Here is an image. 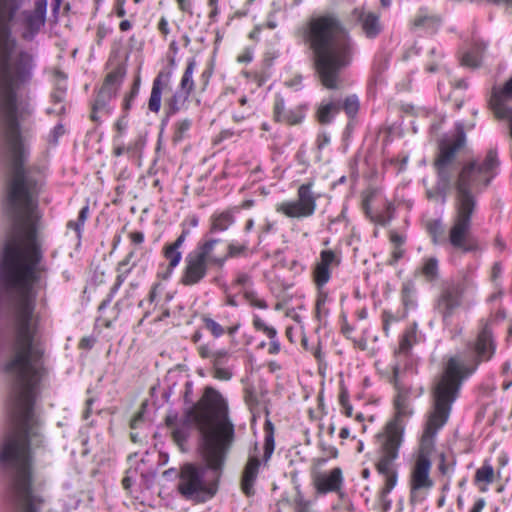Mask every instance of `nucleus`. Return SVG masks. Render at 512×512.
Wrapping results in <instances>:
<instances>
[{
	"label": "nucleus",
	"instance_id": "obj_1",
	"mask_svg": "<svg viewBox=\"0 0 512 512\" xmlns=\"http://www.w3.org/2000/svg\"><path fill=\"white\" fill-rule=\"evenodd\" d=\"M165 424L171 429L172 438L179 447L187 442L193 428L199 431L201 455L206 464L182 465L177 489L184 498L197 503L211 499L217 492L226 454L234 438V427L227 419L223 400L209 389L205 399L186 412L180 426L176 425L175 411L166 415Z\"/></svg>",
	"mask_w": 512,
	"mask_h": 512
},
{
	"label": "nucleus",
	"instance_id": "obj_2",
	"mask_svg": "<svg viewBox=\"0 0 512 512\" xmlns=\"http://www.w3.org/2000/svg\"><path fill=\"white\" fill-rule=\"evenodd\" d=\"M473 371L474 369H470L462 358L452 356L447 360L440 376L435 379L432 387L431 409L421 438L420 449L410 472V502L413 504L422 502L434 486L430 476L429 458L434 447V438L448 422L452 405L458 398L462 383Z\"/></svg>",
	"mask_w": 512,
	"mask_h": 512
},
{
	"label": "nucleus",
	"instance_id": "obj_3",
	"mask_svg": "<svg viewBox=\"0 0 512 512\" xmlns=\"http://www.w3.org/2000/svg\"><path fill=\"white\" fill-rule=\"evenodd\" d=\"M309 40L321 83L328 89L338 88L339 73L351 63L354 51L348 30L335 14L326 13L311 19Z\"/></svg>",
	"mask_w": 512,
	"mask_h": 512
},
{
	"label": "nucleus",
	"instance_id": "obj_4",
	"mask_svg": "<svg viewBox=\"0 0 512 512\" xmlns=\"http://www.w3.org/2000/svg\"><path fill=\"white\" fill-rule=\"evenodd\" d=\"M498 166L497 151L490 149L482 161L471 160L460 169L456 168L453 180L455 205L476 209L477 195L490 185Z\"/></svg>",
	"mask_w": 512,
	"mask_h": 512
},
{
	"label": "nucleus",
	"instance_id": "obj_5",
	"mask_svg": "<svg viewBox=\"0 0 512 512\" xmlns=\"http://www.w3.org/2000/svg\"><path fill=\"white\" fill-rule=\"evenodd\" d=\"M465 143L464 124L457 123L456 133L453 138L444 140L439 145V153L433 164L437 174V182L433 189L427 190V197L429 199L441 197L442 203L446 201V197L453 187L456 155L464 147Z\"/></svg>",
	"mask_w": 512,
	"mask_h": 512
},
{
	"label": "nucleus",
	"instance_id": "obj_6",
	"mask_svg": "<svg viewBox=\"0 0 512 512\" xmlns=\"http://www.w3.org/2000/svg\"><path fill=\"white\" fill-rule=\"evenodd\" d=\"M401 446V429L396 424L388 427V434L380 438L379 457L376 463L377 472L384 477V486L380 490V500L384 510H388L391 501L388 494L394 489L398 480L396 459Z\"/></svg>",
	"mask_w": 512,
	"mask_h": 512
},
{
	"label": "nucleus",
	"instance_id": "obj_7",
	"mask_svg": "<svg viewBox=\"0 0 512 512\" xmlns=\"http://www.w3.org/2000/svg\"><path fill=\"white\" fill-rule=\"evenodd\" d=\"M407 373H411V371H400L399 365L392 366V374L389 378V382L393 385L396 390V395L394 398V407L396 410L395 419L387 423L384 432L379 433L377 435V442L380 445V438L386 434H388V427L391 424H396L397 427L401 429V442L403 441V425L401 424L400 419L403 417H408L413 414V409L411 406V397L417 398L420 397L424 393V388L422 386L413 388L405 383V376Z\"/></svg>",
	"mask_w": 512,
	"mask_h": 512
},
{
	"label": "nucleus",
	"instance_id": "obj_8",
	"mask_svg": "<svg viewBox=\"0 0 512 512\" xmlns=\"http://www.w3.org/2000/svg\"><path fill=\"white\" fill-rule=\"evenodd\" d=\"M219 241L210 239L190 252L185 258V268L181 277V283L185 286H192L199 283L207 274L208 265L222 266L225 257H218L214 253V247Z\"/></svg>",
	"mask_w": 512,
	"mask_h": 512
},
{
	"label": "nucleus",
	"instance_id": "obj_9",
	"mask_svg": "<svg viewBox=\"0 0 512 512\" xmlns=\"http://www.w3.org/2000/svg\"><path fill=\"white\" fill-rule=\"evenodd\" d=\"M476 209L455 205V216L449 230L447 241L462 253L475 252L479 249L476 240L470 236L472 216Z\"/></svg>",
	"mask_w": 512,
	"mask_h": 512
},
{
	"label": "nucleus",
	"instance_id": "obj_10",
	"mask_svg": "<svg viewBox=\"0 0 512 512\" xmlns=\"http://www.w3.org/2000/svg\"><path fill=\"white\" fill-rule=\"evenodd\" d=\"M466 290L465 280L452 281L445 285L437 297L434 305L445 326L451 324V318L462 305V298Z\"/></svg>",
	"mask_w": 512,
	"mask_h": 512
},
{
	"label": "nucleus",
	"instance_id": "obj_11",
	"mask_svg": "<svg viewBox=\"0 0 512 512\" xmlns=\"http://www.w3.org/2000/svg\"><path fill=\"white\" fill-rule=\"evenodd\" d=\"M316 210V196L312 191V183H305L297 190V199L284 201L277 211L282 212L289 218H306L314 214Z\"/></svg>",
	"mask_w": 512,
	"mask_h": 512
},
{
	"label": "nucleus",
	"instance_id": "obj_12",
	"mask_svg": "<svg viewBox=\"0 0 512 512\" xmlns=\"http://www.w3.org/2000/svg\"><path fill=\"white\" fill-rule=\"evenodd\" d=\"M125 71L121 67H117L107 74L104 83L97 93L95 101L92 105V112L90 118L92 121L97 122L98 112L109 113L108 103L117 94V91L123 81Z\"/></svg>",
	"mask_w": 512,
	"mask_h": 512
},
{
	"label": "nucleus",
	"instance_id": "obj_13",
	"mask_svg": "<svg viewBox=\"0 0 512 512\" xmlns=\"http://www.w3.org/2000/svg\"><path fill=\"white\" fill-rule=\"evenodd\" d=\"M47 0H35L32 10H24L19 16L21 38L31 42L46 23Z\"/></svg>",
	"mask_w": 512,
	"mask_h": 512
},
{
	"label": "nucleus",
	"instance_id": "obj_14",
	"mask_svg": "<svg viewBox=\"0 0 512 512\" xmlns=\"http://www.w3.org/2000/svg\"><path fill=\"white\" fill-rule=\"evenodd\" d=\"M512 101V77L502 86H494L488 101L489 108L497 119H507L512 123V107L508 103Z\"/></svg>",
	"mask_w": 512,
	"mask_h": 512
},
{
	"label": "nucleus",
	"instance_id": "obj_15",
	"mask_svg": "<svg viewBox=\"0 0 512 512\" xmlns=\"http://www.w3.org/2000/svg\"><path fill=\"white\" fill-rule=\"evenodd\" d=\"M417 341V334L414 329L406 330L399 342L398 349L395 350V363L393 366H398L400 371H411L412 374L416 373L415 359L411 353L414 344Z\"/></svg>",
	"mask_w": 512,
	"mask_h": 512
},
{
	"label": "nucleus",
	"instance_id": "obj_16",
	"mask_svg": "<svg viewBox=\"0 0 512 512\" xmlns=\"http://www.w3.org/2000/svg\"><path fill=\"white\" fill-rule=\"evenodd\" d=\"M311 478L316 492L320 495L337 492L343 484V474L339 467L333 468L329 473L314 470Z\"/></svg>",
	"mask_w": 512,
	"mask_h": 512
},
{
	"label": "nucleus",
	"instance_id": "obj_17",
	"mask_svg": "<svg viewBox=\"0 0 512 512\" xmlns=\"http://www.w3.org/2000/svg\"><path fill=\"white\" fill-rule=\"evenodd\" d=\"M496 350L493 334L488 325H485L479 332L474 344L477 362L490 360Z\"/></svg>",
	"mask_w": 512,
	"mask_h": 512
},
{
	"label": "nucleus",
	"instance_id": "obj_18",
	"mask_svg": "<svg viewBox=\"0 0 512 512\" xmlns=\"http://www.w3.org/2000/svg\"><path fill=\"white\" fill-rule=\"evenodd\" d=\"M172 71H160L153 81L151 95L148 101V108L151 112L158 113L161 107L162 90L171 79Z\"/></svg>",
	"mask_w": 512,
	"mask_h": 512
},
{
	"label": "nucleus",
	"instance_id": "obj_19",
	"mask_svg": "<svg viewBox=\"0 0 512 512\" xmlns=\"http://www.w3.org/2000/svg\"><path fill=\"white\" fill-rule=\"evenodd\" d=\"M335 253L332 250H323L320 254V262L317 263L314 270L315 282L318 286H323L330 279L329 266L333 263L338 264Z\"/></svg>",
	"mask_w": 512,
	"mask_h": 512
},
{
	"label": "nucleus",
	"instance_id": "obj_20",
	"mask_svg": "<svg viewBox=\"0 0 512 512\" xmlns=\"http://www.w3.org/2000/svg\"><path fill=\"white\" fill-rule=\"evenodd\" d=\"M274 119L278 122H285L290 125L299 124L304 118V112L301 107L294 110L285 111L283 98L277 96L273 107Z\"/></svg>",
	"mask_w": 512,
	"mask_h": 512
},
{
	"label": "nucleus",
	"instance_id": "obj_21",
	"mask_svg": "<svg viewBox=\"0 0 512 512\" xmlns=\"http://www.w3.org/2000/svg\"><path fill=\"white\" fill-rule=\"evenodd\" d=\"M352 16L361 23L362 29L367 37L374 38L380 33L381 27L376 14L371 12L366 13L356 8L353 10Z\"/></svg>",
	"mask_w": 512,
	"mask_h": 512
},
{
	"label": "nucleus",
	"instance_id": "obj_22",
	"mask_svg": "<svg viewBox=\"0 0 512 512\" xmlns=\"http://www.w3.org/2000/svg\"><path fill=\"white\" fill-rule=\"evenodd\" d=\"M258 333H262L268 338L267 340L258 342V348H267L269 354L279 353L281 346L277 337V331L274 327L268 326L258 319Z\"/></svg>",
	"mask_w": 512,
	"mask_h": 512
},
{
	"label": "nucleus",
	"instance_id": "obj_23",
	"mask_svg": "<svg viewBox=\"0 0 512 512\" xmlns=\"http://www.w3.org/2000/svg\"><path fill=\"white\" fill-rule=\"evenodd\" d=\"M441 24V19L433 14H429L426 10H420L414 17L413 29H423L425 32L435 33Z\"/></svg>",
	"mask_w": 512,
	"mask_h": 512
},
{
	"label": "nucleus",
	"instance_id": "obj_24",
	"mask_svg": "<svg viewBox=\"0 0 512 512\" xmlns=\"http://www.w3.org/2000/svg\"><path fill=\"white\" fill-rule=\"evenodd\" d=\"M264 413L266 417L269 416L270 411L267 405L264 406ZM264 444H263V460L264 462H267L275 449V440H274V433H275V427L274 424L271 422L269 418H266L264 426Z\"/></svg>",
	"mask_w": 512,
	"mask_h": 512
},
{
	"label": "nucleus",
	"instance_id": "obj_25",
	"mask_svg": "<svg viewBox=\"0 0 512 512\" xmlns=\"http://www.w3.org/2000/svg\"><path fill=\"white\" fill-rule=\"evenodd\" d=\"M256 475V456L251 455L241 477V489L247 495L254 494L253 484Z\"/></svg>",
	"mask_w": 512,
	"mask_h": 512
},
{
	"label": "nucleus",
	"instance_id": "obj_26",
	"mask_svg": "<svg viewBox=\"0 0 512 512\" xmlns=\"http://www.w3.org/2000/svg\"><path fill=\"white\" fill-rule=\"evenodd\" d=\"M191 93L179 88L169 99L166 101L167 115H174L179 112L186 102L188 101Z\"/></svg>",
	"mask_w": 512,
	"mask_h": 512
},
{
	"label": "nucleus",
	"instance_id": "obj_27",
	"mask_svg": "<svg viewBox=\"0 0 512 512\" xmlns=\"http://www.w3.org/2000/svg\"><path fill=\"white\" fill-rule=\"evenodd\" d=\"M209 389H212L213 391H215V392H216V393L221 397V399L223 400L224 404H225V405H227V403L225 402V400L223 399V397L221 396V394H220L218 391H216L215 389H213L212 387H207V388H205L204 393H203V396L201 397V399H200V400H198V402H197V403H194V402H193V399H192V384H191L190 382H187V383H186V385H185V392H184V396H183V397H184V402H185L186 404H191V406H190V407H188L187 409H185L184 414H183V417H182L181 419H179V418L177 417V424H176L177 426H180V425L182 424L183 419L185 418L186 412H187L189 409H191V408H193V407H195V406H198V405H199V404H200V403L205 399L206 393H207V391H208ZM226 408L228 409V406H226Z\"/></svg>",
	"mask_w": 512,
	"mask_h": 512
},
{
	"label": "nucleus",
	"instance_id": "obj_28",
	"mask_svg": "<svg viewBox=\"0 0 512 512\" xmlns=\"http://www.w3.org/2000/svg\"><path fill=\"white\" fill-rule=\"evenodd\" d=\"M341 109L339 101L329 102L319 107L317 111L318 121L322 124L331 122L333 116L337 114Z\"/></svg>",
	"mask_w": 512,
	"mask_h": 512
},
{
	"label": "nucleus",
	"instance_id": "obj_29",
	"mask_svg": "<svg viewBox=\"0 0 512 512\" xmlns=\"http://www.w3.org/2000/svg\"><path fill=\"white\" fill-rule=\"evenodd\" d=\"M234 222V218L229 211L222 212L212 218L210 232L225 231Z\"/></svg>",
	"mask_w": 512,
	"mask_h": 512
},
{
	"label": "nucleus",
	"instance_id": "obj_30",
	"mask_svg": "<svg viewBox=\"0 0 512 512\" xmlns=\"http://www.w3.org/2000/svg\"><path fill=\"white\" fill-rule=\"evenodd\" d=\"M196 67L195 58H191L186 66V69L183 73L182 79L180 81V89L185 90L187 92H192L194 90V81H193V73Z\"/></svg>",
	"mask_w": 512,
	"mask_h": 512
},
{
	"label": "nucleus",
	"instance_id": "obj_31",
	"mask_svg": "<svg viewBox=\"0 0 512 512\" xmlns=\"http://www.w3.org/2000/svg\"><path fill=\"white\" fill-rule=\"evenodd\" d=\"M485 46L476 45L472 51L466 52L462 59L461 64L466 67L476 68L481 63V53L484 51Z\"/></svg>",
	"mask_w": 512,
	"mask_h": 512
},
{
	"label": "nucleus",
	"instance_id": "obj_32",
	"mask_svg": "<svg viewBox=\"0 0 512 512\" xmlns=\"http://www.w3.org/2000/svg\"><path fill=\"white\" fill-rule=\"evenodd\" d=\"M236 285L243 288V298L251 305H256V296L253 291H248L247 287H252L253 282L251 277L246 274H241L236 280Z\"/></svg>",
	"mask_w": 512,
	"mask_h": 512
},
{
	"label": "nucleus",
	"instance_id": "obj_33",
	"mask_svg": "<svg viewBox=\"0 0 512 512\" xmlns=\"http://www.w3.org/2000/svg\"><path fill=\"white\" fill-rule=\"evenodd\" d=\"M475 484L486 483L491 484L494 482V468L489 463L485 462L480 468L476 470L474 477Z\"/></svg>",
	"mask_w": 512,
	"mask_h": 512
},
{
	"label": "nucleus",
	"instance_id": "obj_34",
	"mask_svg": "<svg viewBox=\"0 0 512 512\" xmlns=\"http://www.w3.org/2000/svg\"><path fill=\"white\" fill-rule=\"evenodd\" d=\"M401 299L406 310L416 306L415 287L411 282H405L401 289Z\"/></svg>",
	"mask_w": 512,
	"mask_h": 512
},
{
	"label": "nucleus",
	"instance_id": "obj_35",
	"mask_svg": "<svg viewBox=\"0 0 512 512\" xmlns=\"http://www.w3.org/2000/svg\"><path fill=\"white\" fill-rule=\"evenodd\" d=\"M164 257L168 261V273L170 274L172 270L179 264L182 254L181 252L170 246L169 244L165 245L163 249Z\"/></svg>",
	"mask_w": 512,
	"mask_h": 512
},
{
	"label": "nucleus",
	"instance_id": "obj_36",
	"mask_svg": "<svg viewBox=\"0 0 512 512\" xmlns=\"http://www.w3.org/2000/svg\"><path fill=\"white\" fill-rule=\"evenodd\" d=\"M294 512H319L313 507V502L306 499L301 492H297L293 498Z\"/></svg>",
	"mask_w": 512,
	"mask_h": 512
},
{
	"label": "nucleus",
	"instance_id": "obj_37",
	"mask_svg": "<svg viewBox=\"0 0 512 512\" xmlns=\"http://www.w3.org/2000/svg\"><path fill=\"white\" fill-rule=\"evenodd\" d=\"M422 274L428 281H432L438 276V260L436 258H428L422 267Z\"/></svg>",
	"mask_w": 512,
	"mask_h": 512
},
{
	"label": "nucleus",
	"instance_id": "obj_38",
	"mask_svg": "<svg viewBox=\"0 0 512 512\" xmlns=\"http://www.w3.org/2000/svg\"><path fill=\"white\" fill-rule=\"evenodd\" d=\"M244 399L246 404L248 405L251 411V422L254 423L256 421V413L254 412L256 406V396L254 392L253 386H246L244 389Z\"/></svg>",
	"mask_w": 512,
	"mask_h": 512
},
{
	"label": "nucleus",
	"instance_id": "obj_39",
	"mask_svg": "<svg viewBox=\"0 0 512 512\" xmlns=\"http://www.w3.org/2000/svg\"><path fill=\"white\" fill-rule=\"evenodd\" d=\"M393 210V205L391 203H388L385 212L371 216V220L378 225L386 226L392 219Z\"/></svg>",
	"mask_w": 512,
	"mask_h": 512
},
{
	"label": "nucleus",
	"instance_id": "obj_40",
	"mask_svg": "<svg viewBox=\"0 0 512 512\" xmlns=\"http://www.w3.org/2000/svg\"><path fill=\"white\" fill-rule=\"evenodd\" d=\"M342 108L349 117H353L359 109L358 98L355 95L347 97L343 102Z\"/></svg>",
	"mask_w": 512,
	"mask_h": 512
},
{
	"label": "nucleus",
	"instance_id": "obj_41",
	"mask_svg": "<svg viewBox=\"0 0 512 512\" xmlns=\"http://www.w3.org/2000/svg\"><path fill=\"white\" fill-rule=\"evenodd\" d=\"M88 211H89L88 206H84L79 212L78 220L76 222L69 221L67 223V227L70 229H74L77 232L78 236L80 235L81 227L84 225V223L88 217Z\"/></svg>",
	"mask_w": 512,
	"mask_h": 512
},
{
	"label": "nucleus",
	"instance_id": "obj_42",
	"mask_svg": "<svg viewBox=\"0 0 512 512\" xmlns=\"http://www.w3.org/2000/svg\"><path fill=\"white\" fill-rule=\"evenodd\" d=\"M142 145V140L139 139L134 144L128 146H117L114 149V155L117 157L123 155L124 153H131L134 155L142 147Z\"/></svg>",
	"mask_w": 512,
	"mask_h": 512
},
{
	"label": "nucleus",
	"instance_id": "obj_43",
	"mask_svg": "<svg viewBox=\"0 0 512 512\" xmlns=\"http://www.w3.org/2000/svg\"><path fill=\"white\" fill-rule=\"evenodd\" d=\"M204 326L207 330H209L213 336L220 337L224 333V329L221 325L215 322L213 319L204 317L203 318Z\"/></svg>",
	"mask_w": 512,
	"mask_h": 512
},
{
	"label": "nucleus",
	"instance_id": "obj_44",
	"mask_svg": "<svg viewBox=\"0 0 512 512\" xmlns=\"http://www.w3.org/2000/svg\"><path fill=\"white\" fill-rule=\"evenodd\" d=\"M428 231L434 243H439V237L443 234V226L440 220H434L428 224Z\"/></svg>",
	"mask_w": 512,
	"mask_h": 512
},
{
	"label": "nucleus",
	"instance_id": "obj_45",
	"mask_svg": "<svg viewBox=\"0 0 512 512\" xmlns=\"http://www.w3.org/2000/svg\"><path fill=\"white\" fill-rule=\"evenodd\" d=\"M191 127V120L184 119L177 123L176 130L174 133V140L180 141L184 138L185 133L190 129Z\"/></svg>",
	"mask_w": 512,
	"mask_h": 512
},
{
	"label": "nucleus",
	"instance_id": "obj_46",
	"mask_svg": "<svg viewBox=\"0 0 512 512\" xmlns=\"http://www.w3.org/2000/svg\"><path fill=\"white\" fill-rule=\"evenodd\" d=\"M245 250H246L245 244L231 243L228 245V252L223 255H218V257H225V260H226L228 257H236V256L240 255Z\"/></svg>",
	"mask_w": 512,
	"mask_h": 512
},
{
	"label": "nucleus",
	"instance_id": "obj_47",
	"mask_svg": "<svg viewBox=\"0 0 512 512\" xmlns=\"http://www.w3.org/2000/svg\"><path fill=\"white\" fill-rule=\"evenodd\" d=\"M327 297L325 295H320L316 301V317L318 320H321L322 317L328 315V310L325 307Z\"/></svg>",
	"mask_w": 512,
	"mask_h": 512
},
{
	"label": "nucleus",
	"instance_id": "obj_48",
	"mask_svg": "<svg viewBox=\"0 0 512 512\" xmlns=\"http://www.w3.org/2000/svg\"><path fill=\"white\" fill-rule=\"evenodd\" d=\"M213 366H224L228 360V353L225 350L214 351L212 356Z\"/></svg>",
	"mask_w": 512,
	"mask_h": 512
},
{
	"label": "nucleus",
	"instance_id": "obj_49",
	"mask_svg": "<svg viewBox=\"0 0 512 512\" xmlns=\"http://www.w3.org/2000/svg\"><path fill=\"white\" fill-rule=\"evenodd\" d=\"M213 368V375L215 378L219 380H229L232 376L229 369L225 368L224 366H213Z\"/></svg>",
	"mask_w": 512,
	"mask_h": 512
},
{
	"label": "nucleus",
	"instance_id": "obj_50",
	"mask_svg": "<svg viewBox=\"0 0 512 512\" xmlns=\"http://www.w3.org/2000/svg\"><path fill=\"white\" fill-rule=\"evenodd\" d=\"M64 133H65V128H64V126H63L61 123L57 124V125L54 127V129H53V131H52V133H51L50 141H51L52 143H54V144H57L58 139H59L62 135H64Z\"/></svg>",
	"mask_w": 512,
	"mask_h": 512
},
{
	"label": "nucleus",
	"instance_id": "obj_51",
	"mask_svg": "<svg viewBox=\"0 0 512 512\" xmlns=\"http://www.w3.org/2000/svg\"><path fill=\"white\" fill-rule=\"evenodd\" d=\"M404 255V250L399 247H394L391 253V258L388 260V265L394 266Z\"/></svg>",
	"mask_w": 512,
	"mask_h": 512
},
{
	"label": "nucleus",
	"instance_id": "obj_52",
	"mask_svg": "<svg viewBox=\"0 0 512 512\" xmlns=\"http://www.w3.org/2000/svg\"><path fill=\"white\" fill-rule=\"evenodd\" d=\"M382 319H383V329H384L385 333L387 334L388 330H389V324L391 322L397 321V318L391 312L384 311L382 313Z\"/></svg>",
	"mask_w": 512,
	"mask_h": 512
},
{
	"label": "nucleus",
	"instance_id": "obj_53",
	"mask_svg": "<svg viewBox=\"0 0 512 512\" xmlns=\"http://www.w3.org/2000/svg\"><path fill=\"white\" fill-rule=\"evenodd\" d=\"M65 98V89L57 88L51 94L52 102L56 104H61Z\"/></svg>",
	"mask_w": 512,
	"mask_h": 512
},
{
	"label": "nucleus",
	"instance_id": "obj_54",
	"mask_svg": "<svg viewBox=\"0 0 512 512\" xmlns=\"http://www.w3.org/2000/svg\"><path fill=\"white\" fill-rule=\"evenodd\" d=\"M238 62L240 63H248L253 60V51L251 49L245 50L243 53H241L238 58Z\"/></svg>",
	"mask_w": 512,
	"mask_h": 512
},
{
	"label": "nucleus",
	"instance_id": "obj_55",
	"mask_svg": "<svg viewBox=\"0 0 512 512\" xmlns=\"http://www.w3.org/2000/svg\"><path fill=\"white\" fill-rule=\"evenodd\" d=\"M390 241L392 242L394 247L401 248V246H402V244L404 243L405 240H404V237L399 235L398 233L391 232V234H390Z\"/></svg>",
	"mask_w": 512,
	"mask_h": 512
},
{
	"label": "nucleus",
	"instance_id": "obj_56",
	"mask_svg": "<svg viewBox=\"0 0 512 512\" xmlns=\"http://www.w3.org/2000/svg\"><path fill=\"white\" fill-rule=\"evenodd\" d=\"M138 92V87L135 85L131 91V93L129 95H127L124 99V109L125 110H128L130 108V105H131V101L133 100V98L135 97V95L137 94Z\"/></svg>",
	"mask_w": 512,
	"mask_h": 512
},
{
	"label": "nucleus",
	"instance_id": "obj_57",
	"mask_svg": "<svg viewBox=\"0 0 512 512\" xmlns=\"http://www.w3.org/2000/svg\"><path fill=\"white\" fill-rule=\"evenodd\" d=\"M125 0H116V15L120 18L124 17L126 15V10L124 8Z\"/></svg>",
	"mask_w": 512,
	"mask_h": 512
},
{
	"label": "nucleus",
	"instance_id": "obj_58",
	"mask_svg": "<svg viewBox=\"0 0 512 512\" xmlns=\"http://www.w3.org/2000/svg\"><path fill=\"white\" fill-rule=\"evenodd\" d=\"M199 354L202 358H211L214 354V351H212L207 345H202L198 348Z\"/></svg>",
	"mask_w": 512,
	"mask_h": 512
},
{
	"label": "nucleus",
	"instance_id": "obj_59",
	"mask_svg": "<svg viewBox=\"0 0 512 512\" xmlns=\"http://www.w3.org/2000/svg\"><path fill=\"white\" fill-rule=\"evenodd\" d=\"M485 505H486L485 499L479 498L473 504L470 512H482V510L484 509Z\"/></svg>",
	"mask_w": 512,
	"mask_h": 512
},
{
	"label": "nucleus",
	"instance_id": "obj_60",
	"mask_svg": "<svg viewBox=\"0 0 512 512\" xmlns=\"http://www.w3.org/2000/svg\"><path fill=\"white\" fill-rule=\"evenodd\" d=\"M252 115H253V109L249 108L247 112H237V113H235L233 118H234L235 121L239 122V121H242V120H244L247 117H250Z\"/></svg>",
	"mask_w": 512,
	"mask_h": 512
},
{
	"label": "nucleus",
	"instance_id": "obj_61",
	"mask_svg": "<svg viewBox=\"0 0 512 512\" xmlns=\"http://www.w3.org/2000/svg\"><path fill=\"white\" fill-rule=\"evenodd\" d=\"M501 273H502V267H501L500 263H498V262L494 263V265L492 267V271H491L492 281H495L497 278H499Z\"/></svg>",
	"mask_w": 512,
	"mask_h": 512
},
{
	"label": "nucleus",
	"instance_id": "obj_62",
	"mask_svg": "<svg viewBox=\"0 0 512 512\" xmlns=\"http://www.w3.org/2000/svg\"><path fill=\"white\" fill-rule=\"evenodd\" d=\"M187 231H183L180 236L175 240V242L169 244L170 246L176 248L179 250V248L182 246V244L184 243L185 239H186V235H187Z\"/></svg>",
	"mask_w": 512,
	"mask_h": 512
},
{
	"label": "nucleus",
	"instance_id": "obj_63",
	"mask_svg": "<svg viewBox=\"0 0 512 512\" xmlns=\"http://www.w3.org/2000/svg\"><path fill=\"white\" fill-rule=\"evenodd\" d=\"M449 470V466L445 463V455L442 453L440 455L439 471L445 475L449 472Z\"/></svg>",
	"mask_w": 512,
	"mask_h": 512
},
{
	"label": "nucleus",
	"instance_id": "obj_64",
	"mask_svg": "<svg viewBox=\"0 0 512 512\" xmlns=\"http://www.w3.org/2000/svg\"><path fill=\"white\" fill-rule=\"evenodd\" d=\"M130 237L132 242L135 244H140L144 240V235L142 232H133L131 233Z\"/></svg>",
	"mask_w": 512,
	"mask_h": 512
}]
</instances>
